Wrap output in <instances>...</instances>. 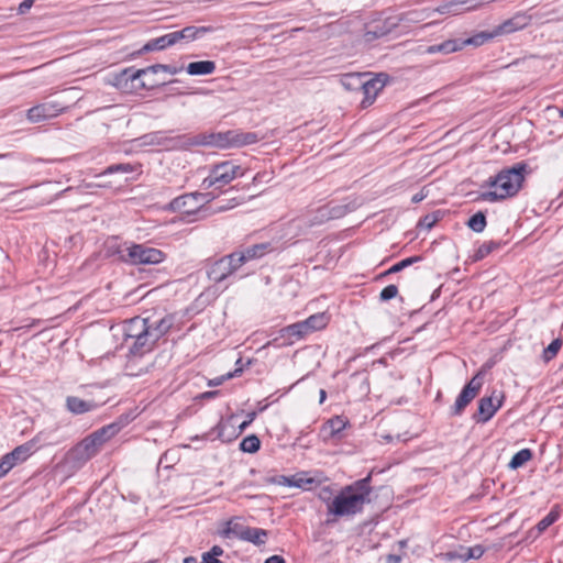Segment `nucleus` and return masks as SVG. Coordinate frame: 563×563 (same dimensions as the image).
Returning <instances> with one entry per match:
<instances>
[{
  "mask_svg": "<svg viewBox=\"0 0 563 563\" xmlns=\"http://www.w3.org/2000/svg\"><path fill=\"white\" fill-rule=\"evenodd\" d=\"M174 324V317L166 314L161 319L134 317L123 323L124 344L133 356L151 352Z\"/></svg>",
  "mask_w": 563,
  "mask_h": 563,
  "instance_id": "nucleus-1",
  "label": "nucleus"
},
{
  "mask_svg": "<svg viewBox=\"0 0 563 563\" xmlns=\"http://www.w3.org/2000/svg\"><path fill=\"white\" fill-rule=\"evenodd\" d=\"M372 490L371 475L344 486L333 497L329 515L336 518H351L363 512L365 506L371 503Z\"/></svg>",
  "mask_w": 563,
  "mask_h": 563,
  "instance_id": "nucleus-2",
  "label": "nucleus"
},
{
  "mask_svg": "<svg viewBox=\"0 0 563 563\" xmlns=\"http://www.w3.org/2000/svg\"><path fill=\"white\" fill-rule=\"evenodd\" d=\"M527 173L528 164L525 162L517 163L510 168L501 169L496 176L489 177L486 180V185L492 190L482 192L479 199L496 202L515 197L521 189Z\"/></svg>",
  "mask_w": 563,
  "mask_h": 563,
  "instance_id": "nucleus-3",
  "label": "nucleus"
},
{
  "mask_svg": "<svg viewBox=\"0 0 563 563\" xmlns=\"http://www.w3.org/2000/svg\"><path fill=\"white\" fill-rule=\"evenodd\" d=\"M243 175L244 169L240 165L231 161H225L211 167L209 175L202 181V187L205 189L211 187L222 188L233 179L242 177Z\"/></svg>",
  "mask_w": 563,
  "mask_h": 563,
  "instance_id": "nucleus-4",
  "label": "nucleus"
},
{
  "mask_svg": "<svg viewBox=\"0 0 563 563\" xmlns=\"http://www.w3.org/2000/svg\"><path fill=\"white\" fill-rule=\"evenodd\" d=\"M122 252L124 253L123 262L131 265H156L166 257L158 249L136 243L125 246Z\"/></svg>",
  "mask_w": 563,
  "mask_h": 563,
  "instance_id": "nucleus-5",
  "label": "nucleus"
},
{
  "mask_svg": "<svg viewBox=\"0 0 563 563\" xmlns=\"http://www.w3.org/2000/svg\"><path fill=\"white\" fill-rule=\"evenodd\" d=\"M213 199L214 196L210 192H190L173 199L169 208L173 211L190 216L199 212L206 203Z\"/></svg>",
  "mask_w": 563,
  "mask_h": 563,
  "instance_id": "nucleus-6",
  "label": "nucleus"
},
{
  "mask_svg": "<svg viewBox=\"0 0 563 563\" xmlns=\"http://www.w3.org/2000/svg\"><path fill=\"white\" fill-rule=\"evenodd\" d=\"M241 258L242 257H236L231 253L216 261L208 269L209 279L214 283L224 280L241 267Z\"/></svg>",
  "mask_w": 563,
  "mask_h": 563,
  "instance_id": "nucleus-7",
  "label": "nucleus"
},
{
  "mask_svg": "<svg viewBox=\"0 0 563 563\" xmlns=\"http://www.w3.org/2000/svg\"><path fill=\"white\" fill-rule=\"evenodd\" d=\"M483 386V373L478 372L462 389L457 396L451 413L453 416H461L464 409L471 404V401L478 395Z\"/></svg>",
  "mask_w": 563,
  "mask_h": 563,
  "instance_id": "nucleus-8",
  "label": "nucleus"
},
{
  "mask_svg": "<svg viewBox=\"0 0 563 563\" xmlns=\"http://www.w3.org/2000/svg\"><path fill=\"white\" fill-rule=\"evenodd\" d=\"M180 69L170 65H164V64H156L152 65L150 67L134 70L132 68H125L120 74L115 76V86H121L123 82H128L129 80L134 82L135 80L140 79L142 76H145L150 73L156 74L158 71H165L172 75H175Z\"/></svg>",
  "mask_w": 563,
  "mask_h": 563,
  "instance_id": "nucleus-9",
  "label": "nucleus"
},
{
  "mask_svg": "<svg viewBox=\"0 0 563 563\" xmlns=\"http://www.w3.org/2000/svg\"><path fill=\"white\" fill-rule=\"evenodd\" d=\"M349 421L343 416H335L327 420L319 431V437L324 443H338L343 439V431Z\"/></svg>",
  "mask_w": 563,
  "mask_h": 563,
  "instance_id": "nucleus-10",
  "label": "nucleus"
},
{
  "mask_svg": "<svg viewBox=\"0 0 563 563\" xmlns=\"http://www.w3.org/2000/svg\"><path fill=\"white\" fill-rule=\"evenodd\" d=\"M67 106L58 101H47L34 106L27 110L26 118L29 121L37 123L47 119H52L62 113Z\"/></svg>",
  "mask_w": 563,
  "mask_h": 563,
  "instance_id": "nucleus-11",
  "label": "nucleus"
},
{
  "mask_svg": "<svg viewBox=\"0 0 563 563\" xmlns=\"http://www.w3.org/2000/svg\"><path fill=\"white\" fill-rule=\"evenodd\" d=\"M386 82H387V75H385V74H379L369 80L363 81V85L361 88L363 91V95H364V98L361 101L362 108H367L371 104H373L377 95L379 93V91L383 90Z\"/></svg>",
  "mask_w": 563,
  "mask_h": 563,
  "instance_id": "nucleus-12",
  "label": "nucleus"
},
{
  "mask_svg": "<svg viewBox=\"0 0 563 563\" xmlns=\"http://www.w3.org/2000/svg\"><path fill=\"white\" fill-rule=\"evenodd\" d=\"M504 395L494 391L489 397H483L478 401V419L479 422H487L503 405Z\"/></svg>",
  "mask_w": 563,
  "mask_h": 563,
  "instance_id": "nucleus-13",
  "label": "nucleus"
},
{
  "mask_svg": "<svg viewBox=\"0 0 563 563\" xmlns=\"http://www.w3.org/2000/svg\"><path fill=\"white\" fill-rule=\"evenodd\" d=\"M101 446L97 440L90 434L80 441L73 450L71 456L74 460L80 463H85L93 457Z\"/></svg>",
  "mask_w": 563,
  "mask_h": 563,
  "instance_id": "nucleus-14",
  "label": "nucleus"
},
{
  "mask_svg": "<svg viewBox=\"0 0 563 563\" xmlns=\"http://www.w3.org/2000/svg\"><path fill=\"white\" fill-rule=\"evenodd\" d=\"M280 484L309 490L313 486L318 485L319 481H317L314 477H311L307 472H299L290 476H283Z\"/></svg>",
  "mask_w": 563,
  "mask_h": 563,
  "instance_id": "nucleus-15",
  "label": "nucleus"
},
{
  "mask_svg": "<svg viewBox=\"0 0 563 563\" xmlns=\"http://www.w3.org/2000/svg\"><path fill=\"white\" fill-rule=\"evenodd\" d=\"M234 131H227L223 133L211 134L209 136H202L196 140L194 144L199 145H214L218 147H235L234 146Z\"/></svg>",
  "mask_w": 563,
  "mask_h": 563,
  "instance_id": "nucleus-16",
  "label": "nucleus"
},
{
  "mask_svg": "<svg viewBox=\"0 0 563 563\" xmlns=\"http://www.w3.org/2000/svg\"><path fill=\"white\" fill-rule=\"evenodd\" d=\"M38 438L40 434L34 437L32 440L16 446L11 452L7 453V455L15 465L23 463L36 451V442L38 441Z\"/></svg>",
  "mask_w": 563,
  "mask_h": 563,
  "instance_id": "nucleus-17",
  "label": "nucleus"
},
{
  "mask_svg": "<svg viewBox=\"0 0 563 563\" xmlns=\"http://www.w3.org/2000/svg\"><path fill=\"white\" fill-rule=\"evenodd\" d=\"M310 333L305 320L289 324L280 330V336L291 341L301 340Z\"/></svg>",
  "mask_w": 563,
  "mask_h": 563,
  "instance_id": "nucleus-18",
  "label": "nucleus"
},
{
  "mask_svg": "<svg viewBox=\"0 0 563 563\" xmlns=\"http://www.w3.org/2000/svg\"><path fill=\"white\" fill-rule=\"evenodd\" d=\"M66 408L74 415H82L97 408V405L91 400H84L76 396H68L66 398Z\"/></svg>",
  "mask_w": 563,
  "mask_h": 563,
  "instance_id": "nucleus-19",
  "label": "nucleus"
},
{
  "mask_svg": "<svg viewBox=\"0 0 563 563\" xmlns=\"http://www.w3.org/2000/svg\"><path fill=\"white\" fill-rule=\"evenodd\" d=\"M247 526L242 525L239 518H232L224 523V528L221 530V536L227 539L236 538L243 540Z\"/></svg>",
  "mask_w": 563,
  "mask_h": 563,
  "instance_id": "nucleus-20",
  "label": "nucleus"
},
{
  "mask_svg": "<svg viewBox=\"0 0 563 563\" xmlns=\"http://www.w3.org/2000/svg\"><path fill=\"white\" fill-rule=\"evenodd\" d=\"M268 250H269V244L261 243V244L252 245V246L245 249L244 251L234 252L233 254L236 257H242L241 258L242 261H240L241 266H242L251 260L262 257Z\"/></svg>",
  "mask_w": 563,
  "mask_h": 563,
  "instance_id": "nucleus-21",
  "label": "nucleus"
},
{
  "mask_svg": "<svg viewBox=\"0 0 563 563\" xmlns=\"http://www.w3.org/2000/svg\"><path fill=\"white\" fill-rule=\"evenodd\" d=\"M462 49L461 40H448L441 44L430 45L426 48L427 54H451Z\"/></svg>",
  "mask_w": 563,
  "mask_h": 563,
  "instance_id": "nucleus-22",
  "label": "nucleus"
},
{
  "mask_svg": "<svg viewBox=\"0 0 563 563\" xmlns=\"http://www.w3.org/2000/svg\"><path fill=\"white\" fill-rule=\"evenodd\" d=\"M216 70V63L212 60H199L189 63L187 73L191 76L210 75Z\"/></svg>",
  "mask_w": 563,
  "mask_h": 563,
  "instance_id": "nucleus-23",
  "label": "nucleus"
},
{
  "mask_svg": "<svg viewBox=\"0 0 563 563\" xmlns=\"http://www.w3.org/2000/svg\"><path fill=\"white\" fill-rule=\"evenodd\" d=\"M525 25H526V22H525L523 16H520V15L514 16L511 19L506 20L500 25H498L495 29V33L497 36H499L501 34H507V33H511V32L521 30L525 27Z\"/></svg>",
  "mask_w": 563,
  "mask_h": 563,
  "instance_id": "nucleus-24",
  "label": "nucleus"
},
{
  "mask_svg": "<svg viewBox=\"0 0 563 563\" xmlns=\"http://www.w3.org/2000/svg\"><path fill=\"white\" fill-rule=\"evenodd\" d=\"M433 14V11L429 8L424 9H415L407 11L401 14L400 21L406 23H420L429 18H431Z\"/></svg>",
  "mask_w": 563,
  "mask_h": 563,
  "instance_id": "nucleus-25",
  "label": "nucleus"
},
{
  "mask_svg": "<svg viewBox=\"0 0 563 563\" xmlns=\"http://www.w3.org/2000/svg\"><path fill=\"white\" fill-rule=\"evenodd\" d=\"M119 424L111 423L95 431L93 433H91V435L97 440L100 446H102L108 440L113 438L119 432Z\"/></svg>",
  "mask_w": 563,
  "mask_h": 563,
  "instance_id": "nucleus-26",
  "label": "nucleus"
},
{
  "mask_svg": "<svg viewBox=\"0 0 563 563\" xmlns=\"http://www.w3.org/2000/svg\"><path fill=\"white\" fill-rule=\"evenodd\" d=\"M173 41L170 37V33L162 35L159 37L153 38L148 41L140 52H151V51H161L165 49L169 46H173Z\"/></svg>",
  "mask_w": 563,
  "mask_h": 563,
  "instance_id": "nucleus-27",
  "label": "nucleus"
},
{
  "mask_svg": "<svg viewBox=\"0 0 563 563\" xmlns=\"http://www.w3.org/2000/svg\"><path fill=\"white\" fill-rule=\"evenodd\" d=\"M466 4H468V0H453V1L445 2L441 5H439L438 8L431 9V10L433 11V13L438 12L440 14L455 15V14L461 13L462 12L461 7L466 5Z\"/></svg>",
  "mask_w": 563,
  "mask_h": 563,
  "instance_id": "nucleus-28",
  "label": "nucleus"
},
{
  "mask_svg": "<svg viewBox=\"0 0 563 563\" xmlns=\"http://www.w3.org/2000/svg\"><path fill=\"white\" fill-rule=\"evenodd\" d=\"M132 242H119L118 239L111 238L107 241V254L109 256H115L119 261L123 262L124 253L123 249L128 245H131Z\"/></svg>",
  "mask_w": 563,
  "mask_h": 563,
  "instance_id": "nucleus-29",
  "label": "nucleus"
},
{
  "mask_svg": "<svg viewBox=\"0 0 563 563\" xmlns=\"http://www.w3.org/2000/svg\"><path fill=\"white\" fill-rule=\"evenodd\" d=\"M267 538V531L261 528L249 527L243 541L251 542L255 545H262L265 543Z\"/></svg>",
  "mask_w": 563,
  "mask_h": 563,
  "instance_id": "nucleus-30",
  "label": "nucleus"
},
{
  "mask_svg": "<svg viewBox=\"0 0 563 563\" xmlns=\"http://www.w3.org/2000/svg\"><path fill=\"white\" fill-rule=\"evenodd\" d=\"M363 81L362 75L360 74H345L340 78L341 85L347 91L361 89Z\"/></svg>",
  "mask_w": 563,
  "mask_h": 563,
  "instance_id": "nucleus-31",
  "label": "nucleus"
},
{
  "mask_svg": "<svg viewBox=\"0 0 563 563\" xmlns=\"http://www.w3.org/2000/svg\"><path fill=\"white\" fill-rule=\"evenodd\" d=\"M234 146L241 147L245 145H251L261 140L257 133L255 132H240L234 131Z\"/></svg>",
  "mask_w": 563,
  "mask_h": 563,
  "instance_id": "nucleus-32",
  "label": "nucleus"
},
{
  "mask_svg": "<svg viewBox=\"0 0 563 563\" xmlns=\"http://www.w3.org/2000/svg\"><path fill=\"white\" fill-rule=\"evenodd\" d=\"M533 454L530 449H522L518 451L510 460L508 467L510 470H517L523 466L527 462L532 459Z\"/></svg>",
  "mask_w": 563,
  "mask_h": 563,
  "instance_id": "nucleus-33",
  "label": "nucleus"
},
{
  "mask_svg": "<svg viewBox=\"0 0 563 563\" xmlns=\"http://www.w3.org/2000/svg\"><path fill=\"white\" fill-rule=\"evenodd\" d=\"M496 33H495V30L490 33L488 32H481V33H477L475 34L474 36H471L466 40H463L461 41V44H462V48L467 46V45H473V46H481L483 45L484 43H486L487 41L496 37Z\"/></svg>",
  "mask_w": 563,
  "mask_h": 563,
  "instance_id": "nucleus-34",
  "label": "nucleus"
},
{
  "mask_svg": "<svg viewBox=\"0 0 563 563\" xmlns=\"http://www.w3.org/2000/svg\"><path fill=\"white\" fill-rule=\"evenodd\" d=\"M212 31L213 29L211 26H187L183 29V32L185 34V41L187 42L199 38Z\"/></svg>",
  "mask_w": 563,
  "mask_h": 563,
  "instance_id": "nucleus-35",
  "label": "nucleus"
},
{
  "mask_svg": "<svg viewBox=\"0 0 563 563\" xmlns=\"http://www.w3.org/2000/svg\"><path fill=\"white\" fill-rule=\"evenodd\" d=\"M563 340L558 338L553 340L542 352V360L549 363L556 357L558 353L562 349Z\"/></svg>",
  "mask_w": 563,
  "mask_h": 563,
  "instance_id": "nucleus-36",
  "label": "nucleus"
},
{
  "mask_svg": "<svg viewBox=\"0 0 563 563\" xmlns=\"http://www.w3.org/2000/svg\"><path fill=\"white\" fill-rule=\"evenodd\" d=\"M305 321L310 332L312 333L314 331L325 328L328 323V318L324 313H316L307 318Z\"/></svg>",
  "mask_w": 563,
  "mask_h": 563,
  "instance_id": "nucleus-37",
  "label": "nucleus"
},
{
  "mask_svg": "<svg viewBox=\"0 0 563 563\" xmlns=\"http://www.w3.org/2000/svg\"><path fill=\"white\" fill-rule=\"evenodd\" d=\"M260 446H261V441L254 434L247 435L240 443V449L246 453H255L260 450Z\"/></svg>",
  "mask_w": 563,
  "mask_h": 563,
  "instance_id": "nucleus-38",
  "label": "nucleus"
},
{
  "mask_svg": "<svg viewBox=\"0 0 563 563\" xmlns=\"http://www.w3.org/2000/svg\"><path fill=\"white\" fill-rule=\"evenodd\" d=\"M467 225L474 232L481 233L486 228V217L483 212H477L472 216L467 222Z\"/></svg>",
  "mask_w": 563,
  "mask_h": 563,
  "instance_id": "nucleus-39",
  "label": "nucleus"
},
{
  "mask_svg": "<svg viewBox=\"0 0 563 563\" xmlns=\"http://www.w3.org/2000/svg\"><path fill=\"white\" fill-rule=\"evenodd\" d=\"M559 510L556 508L551 509V511L538 522V531L540 533L545 531L551 525H553L559 519Z\"/></svg>",
  "mask_w": 563,
  "mask_h": 563,
  "instance_id": "nucleus-40",
  "label": "nucleus"
},
{
  "mask_svg": "<svg viewBox=\"0 0 563 563\" xmlns=\"http://www.w3.org/2000/svg\"><path fill=\"white\" fill-rule=\"evenodd\" d=\"M499 244L496 242H485L483 243L477 251L475 252V260L479 261L486 257L488 254H490L494 250L498 249Z\"/></svg>",
  "mask_w": 563,
  "mask_h": 563,
  "instance_id": "nucleus-41",
  "label": "nucleus"
},
{
  "mask_svg": "<svg viewBox=\"0 0 563 563\" xmlns=\"http://www.w3.org/2000/svg\"><path fill=\"white\" fill-rule=\"evenodd\" d=\"M484 554V549L481 545H475L472 548L464 549L461 554L457 556L464 561L471 559H479Z\"/></svg>",
  "mask_w": 563,
  "mask_h": 563,
  "instance_id": "nucleus-42",
  "label": "nucleus"
},
{
  "mask_svg": "<svg viewBox=\"0 0 563 563\" xmlns=\"http://www.w3.org/2000/svg\"><path fill=\"white\" fill-rule=\"evenodd\" d=\"M440 220V212H432L426 214L418 222L419 228H424L426 230H430L433 225Z\"/></svg>",
  "mask_w": 563,
  "mask_h": 563,
  "instance_id": "nucleus-43",
  "label": "nucleus"
},
{
  "mask_svg": "<svg viewBox=\"0 0 563 563\" xmlns=\"http://www.w3.org/2000/svg\"><path fill=\"white\" fill-rule=\"evenodd\" d=\"M419 260H420V257H418V256L405 258V260L396 263L395 265H393L389 269H387L385 272V275L398 273V272L402 271L404 268L410 266L412 263L418 262Z\"/></svg>",
  "mask_w": 563,
  "mask_h": 563,
  "instance_id": "nucleus-44",
  "label": "nucleus"
},
{
  "mask_svg": "<svg viewBox=\"0 0 563 563\" xmlns=\"http://www.w3.org/2000/svg\"><path fill=\"white\" fill-rule=\"evenodd\" d=\"M334 496L335 495H333V492H332L331 487H329V486L322 487L318 494L319 499L327 505L328 514H329V507H330Z\"/></svg>",
  "mask_w": 563,
  "mask_h": 563,
  "instance_id": "nucleus-45",
  "label": "nucleus"
},
{
  "mask_svg": "<svg viewBox=\"0 0 563 563\" xmlns=\"http://www.w3.org/2000/svg\"><path fill=\"white\" fill-rule=\"evenodd\" d=\"M135 170V167L132 164L124 163V164H114L107 168V173L114 174V173H133Z\"/></svg>",
  "mask_w": 563,
  "mask_h": 563,
  "instance_id": "nucleus-46",
  "label": "nucleus"
},
{
  "mask_svg": "<svg viewBox=\"0 0 563 563\" xmlns=\"http://www.w3.org/2000/svg\"><path fill=\"white\" fill-rule=\"evenodd\" d=\"M14 466L12 460L4 454L0 460V478L4 477Z\"/></svg>",
  "mask_w": 563,
  "mask_h": 563,
  "instance_id": "nucleus-47",
  "label": "nucleus"
},
{
  "mask_svg": "<svg viewBox=\"0 0 563 563\" xmlns=\"http://www.w3.org/2000/svg\"><path fill=\"white\" fill-rule=\"evenodd\" d=\"M398 295V288L396 285L386 286L379 295L382 301H388Z\"/></svg>",
  "mask_w": 563,
  "mask_h": 563,
  "instance_id": "nucleus-48",
  "label": "nucleus"
},
{
  "mask_svg": "<svg viewBox=\"0 0 563 563\" xmlns=\"http://www.w3.org/2000/svg\"><path fill=\"white\" fill-rule=\"evenodd\" d=\"M34 4V0H23L19 8L18 13L19 14H25Z\"/></svg>",
  "mask_w": 563,
  "mask_h": 563,
  "instance_id": "nucleus-49",
  "label": "nucleus"
},
{
  "mask_svg": "<svg viewBox=\"0 0 563 563\" xmlns=\"http://www.w3.org/2000/svg\"><path fill=\"white\" fill-rule=\"evenodd\" d=\"M238 205H240V201L238 200V198H233V199L230 200V202L228 205L218 206L216 208V211L222 212V211L229 210L231 208H234Z\"/></svg>",
  "mask_w": 563,
  "mask_h": 563,
  "instance_id": "nucleus-50",
  "label": "nucleus"
},
{
  "mask_svg": "<svg viewBox=\"0 0 563 563\" xmlns=\"http://www.w3.org/2000/svg\"><path fill=\"white\" fill-rule=\"evenodd\" d=\"M170 37H172L174 45L183 40L185 41V34H184L183 30L170 32Z\"/></svg>",
  "mask_w": 563,
  "mask_h": 563,
  "instance_id": "nucleus-51",
  "label": "nucleus"
},
{
  "mask_svg": "<svg viewBox=\"0 0 563 563\" xmlns=\"http://www.w3.org/2000/svg\"><path fill=\"white\" fill-rule=\"evenodd\" d=\"M223 552H224V551H223V549H222L221 547H219V545H213V547L210 549V551L205 552V554H210V555H212V556H214V558H219V556H221V555L223 554Z\"/></svg>",
  "mask_w": 563,
  "mask_h": 563,
  "instance_id": "nucleus-52",
  "label": "nucleus"
},
{
  "mask_svg": "<svg viewBox=\"0 0 563 563\" xmlns=\"http://www.w3.org/2000/svg\"><path fill=\"white\" fill-rule=\"evenodd\" d=\"M241 369H236L234 373H229L227 375V378H231L235 375V373L240 372ZM225 379V377H220V378H216V379H212L210 380L209 385L210 386H218L220 385L223 380Z\"/></svg>",
  "mask_w": 563,
  "mask_h": 563,
  "instance_id": "nucleus-53",
  "label": "nucleus"
},
{
  "mask_svg": "<svg viewBox=\"0 0 563 563\" xmlns=\"http://www.w3.org/2000/svg\"><path fill=\"white\" fill-rule=\"evenodd\" d=\"M255 417H256V412L255 411L250 412L247 415V419H245V421L242 422V424L240 426V429L244 430L246 427H249L253 422Z\"/></svg>",
  "mask_w": 563,
  "mask_h": 563,
  "instance_id": "nucleus-54",
  "label": "nucleus"
},
{
  "mask_svg": "<svg viewBox=\"0 0 563 563\" xmlns=\"http://www.w3.org/2000/svg\"><path fill=\"white\" fill-rule=\"evenodd\" d=\"M202 563H223L222 561H220L218 558H214L210 554H202V560H201Z\"/></svg>",
  "mask_w": 563,
  "mask_h": 563,
  "instance_id": "nucleus-55",
  "label": "nucleus"
},
{
  "mask_svg": "<svg viewBox=\"0 0 563 563\" xmlns=\"http://www.w3.org/2000/svg\"><path fill=\"white\" fill-rule=\"evenodd\" d=\"M265 563H285V560L280 555H272L266 559Z\"/></svg>",
  "mask_w": 563,
  "mask_h": 563,
  "instance_id": "nucleus-56",
  "label": "nucleus"
},
{
  "mask_svg": "<svg viewBox=\"0 0 563 563\" xmlns=\"http://www.w3.org/2000/svg\"><path fill=\"white\" fill-rule=\"evenodd\" d=\"M388 562L389 563H400V558L397 556V555H389L388 556Z\"/></svg>",
  "mask_w": 563,
  "mask_h": 563,
  "instance_id": "nucleus-57",
  "label": "nucleus"
},
{
  "mask_svg": "<svg viewBox=\"0 0 563 563\" xmlns=\"http://www.w3.org/2000/svg\"><path fill=\"white\" fill-rule=\"evenodd\" d=\"M319 213H320V221H323L328 217V212L325 209H320Z\"/></svg>",
  "mask_w": 563,
  "mask_h": 563,
  "instance_id": "nucleus-58",
  "label": "nucleus"
},
{
  "mask_svg": "<svg viewBox=\"0 0 563 563\" xmlns=\"http://www.w3.org/2000/svg\"><path fill=\"white\" fill-rule=\"evenodd\" d=\"M325 397H327L325 390L321 389L320 390V404H322L324 401Z\"/></svg>",
  "mask_w": 563,
  "mask_h": 563,
  "instance_id": "nucleus-59",
  "label": "nucleus"
},
{
  "mask_svg": "<svg viewBox=\"0 0 563 563\" xmlns=\"http://www.w3.org/2000/svg\"><path fill=\"white\" fill-rule=\"evenodd\" d=\"M195 562H196V560H195L194 558H191V556L186 558V559L184 560V563H195Z\"/></svg>",
  "mask_w": 563,
  "mask_h": 563,
  "instance_id": "nucleus-60",
  "label": "nucleus"
},
{
  "mask_svg": "<svg viewBox=\"0 0 563 563\" xmlns=\"http://www.w3.org/2000/svg\"><path fill=\"white\" fill-rule=\"evenodd\" d=\"M420 200H422V196H419V195H416V196H413V198H412V201H413V202H418V201H420Z\"/></svg>",
  "mask_w": 563,
  "mask_h": 563,
  "instance_id": "nucleus-61",
  "label": "nucleus"
},
{
  "mask_svg": "<svg viewBox=\"0 0 563 563\" xmlns=\"http://www.w3.org/2000/svg\"><path fill=\"white\" fill-rule=\"evenodd\" d=\"M214 393H206L205 396H212Z\"/></svg>",
  "mask_w": 563,
  "mask_h": 563,
  "instance_id": "nucleus-62",
  "label": "nucleus"
},
{
  "mask_svg": "<svg viewBox=\"0 0 563 563\" xmlns=\"http://www.w3.org/2000/svg\"><path fill=\"white\" fill-rule=\"evenodd\" d=\"M560 115L563 118V109L560 110Z\"/></svg>",
  "mask_w": 563,
  "mask_h": 563,
  "instance_id": "nucleus-63",
  "label": "nucleus"
},
{
  "mask_svg": "<svg viewBox=\"0 0 563 563\" xmlns=\"http://www.w3.org/2000/svg\"><path fill=\"white\" fill-rule=\"evenodd\" d=\"M5 155L4 154H0V158L4 157Z\"/></svg>",
  "mask_w": 563,
  "mask_h": 563,
  "instance_id": "nucleus-64",
  "label": "nucleus"
}]
</instances>
